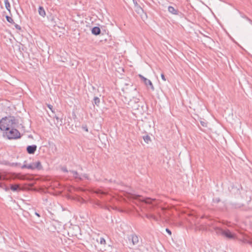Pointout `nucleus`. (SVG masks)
Masks as SVG:
<instances>
[{
  "mask_svg": "<svg viewBox=\"0 0 252 252\" xmlns=\"http://www.w3.org/2000/svg\"><path fill=\"white\" fill-rule=\"evenodd\" d=\"M19 120L14 116L5 117L0 121V129L1 130H8L9 127H17Z\"/></svg>",
  "mask_w": 252,
  "mask_h": 252,
  "instance_id": "nucleus-1",
  "label": "nucleus"
},
{
  "mask_svg": "<svg viewBox=\"0 0 252 252\" xmlns=\"http://www.w3.org/2000/svg\"><path fill=\"white\" fill-rule=\"evenodd\" d=\"M166 231L169 234V235H171V231L168 229V228H166Z\"/></svg>",
  "mask_w": 252,
  "mask_h": 252,
  "instance_id": "nucleus-36",
  "label": "nucleus"
},
{
  "mask_svg": "<svg viewBox=\"0 0 252 252\" xmlns=\"http://www.w3.org/2000/svg\"><path fill=\"white\" fill-rule=\"evenodd\" d=\"M27 151L30 154H32V145H29L27 148Z\"/></svg>",
  "mask_w": 252,
  "mask_h": 252,
  "instance_id": "nucleus-24",
  "label": "nucleus"
},
{
  "mask_svg": "<svg viewBox=\"0 0 252 252\" xmlns=\"http://www.w3.org/2000/svg\"><path fill=\"white\" fill-rule=\"evenodd\" d=\"M101 207L108 209V208H107V207L106 206H101Z\"/></svg>",
  "mask_w": 252,
  "mask_h": 252,
  "instance_id": "nucleus-39",
  "label": "nucleus"
},
{
  "mask_svg": "<svg viewBox=\"0 0 252 252\" xmlns=\"http://www.w3.org/2000/svg\"><path fill=\"white\" fill-rule=\"evenodd\" d=\"M135 10L138 14H140L143 12V10L142 8L140 6H139L137 3H136L135 4Z\"/></svg>",
  "mask_w": 252,
  "mask_h": 252,
  "instance_id": "nucleus-15",
  "label": "nucleus"
},
{
  "mask_svg": "<svg viewBox=\"0 0 252 252\" xmlns=\"http://www.w3.org/2000/svg\"><path fill=\"white\" fill-rule=\"evenodd\" d=\"M62 170L64 172H68V170L65 167H63L62 168Z\"/></svg>",
  "mask_w": 252,
  "mask_h": 252,
  "instance_id": "nucleus-34",
  "label": "nucleus"
},
{
  "mask_svg": "<svg viewBox=\"0 0 252 252\" xmlns=\"http://www.w3.org/2000/svg\"><path fill=\"white\" fill-rule=\"evenodd\" d=\"M5 131V135L9 139H15L20 137L21 134L16 127H9L8 130Z\"/></svg>",
  "mask_w": 252,
  "mask_h": 252,
  "instance_id": "nucleus-3",
  "label": "nucleus"
},
{
  "mask_svg": "<svg viewBox=\"0 0 252 252\" xmlns=\"http://www.w3.org/2000/svg\"><path fill=\"white\" fill-rule=\"evenodd\" d=\"M132 198L139 201V202L149 206L150 208H153L154 207L157 206L159 203L158 200L151 198L144 197L139 195L133 194Z\"/></svg>",
  "mask_w": 252,
  "mask_h": 252,
  "instance_id": "nucleus-2",
  "label": "nucleus"
},
{
  "mask_svg": "<svg viewBox=\"0 0 252 252\" xmlns=\"http://www.w3.org/2000/svg\"><path fill=\"white\" fill-rule=\"evenodd\" d=\"M50 146L52 149H54V150L56 151L57 148L54 144L52 143V144H50Z\"/></svg>",
  "mask_w": 252,
  "mask_h": 252,
  "instance_id": "nucleus-33",
  "label": "nucleus"
},
{
  "mask_svg": "<svg viewBox=\"0 0 252 252\" xmlns=\"http://www.w3.org/2000/svg\"><path fill=\"white\" fill-rule=\"evenodd\" d=\"M143 138L146 143H149L151 141V137L148 135L144 136Z\"/></svg>",
  "mask_w": 252,
  "mask_h": 252,
  "instance_id": "nucleus-20",
  "label": "nucleus"
},
{
  "mask_svg": "<svg viewBox=\"0 0 252 252\" xmlns=\"http://www.w3.org/2000/svg\"><path fill=\"white\" fill-rule=\"evenodd\" d=\"M14 24V26H15V27L16 28V29L21 30V27L19 25H17V24H15V23Z\"/></svg>",
  "mask_w": 252,
  "mask_h": 252,
  "instance_id": "nucleus-32",
  "label": "nucleus"
},
{
  "mask_svg": "<svg viewBox=\"0 0 252 252\" xmlns=\"http://www.w3.org/2000/svg\"><path fill=\"white\" fill-rule=\"evenodd\" d=\"M101 30L98 27H94L92 29V33L95 35H97L100 33Z\"/></svg>",
  "mask_w": 252,
  "mask_h": 252,
  "instance_id": "nucleus-9",
  "label": "nucleus"
},
{
  "mask_svg": "<svg viewBox=\"0 0 252 252\" xmlns=\"http://www.w3.org/2000/svg\"><path fill=\"white\" fill-rule=\"evenodd\" d=\"M47 106H48V107L51 110L52 113H54L55 112H54V110H53V106L50 104H48Z\"/></svg>",
  "mask_w": 252,
  "mask_h": 252,
  "instance_id": "nucleus-27",
  "label": "nucleus"
},
{
  "mask_svg": "<svg viewBox=\"0 0 252 252\" xmlns=\"http://www.w3.org/2000/svg\"><path fill=\"white\" fill-rule=\"evenodd\" d=\"M215 231L217 234L222 235L227 238L233 239L234 238V235L229 230H224L221 228L216 227Z\"/></svg>",
  "mask_w": 252,
  "mask_h": 252,
  "instance_id": "nucleus-4",
  "label": "nucleus"
},
{
  "mask_svg": "<svg viewBox=\"0 0 252 252\" xmlns=\"http://www.w3.org/2000/svg\"><path fill=\"white\" fill-rule=\"evenodd\" d=\"M36 220H32V222H34L35 224H36L37 225V223L35 222V221H37L36 220H37V218H36ZM35 225V226L36 225ZM35 226V225H34Z\"/></svg>",
  "mask_w": 252,
  "mask_h": 252,
  "instance_id": "nucleus-37",
  "label": "nucleus"
},
{
  "mask_svg": "<svg viewBox=\"0 0 252 252\" xmlns=\"http://www.w3.org/2000/svg\"><path fill=\"white\" fill-rule=\"evenodd\" d=\"M100 243L102 245H104L106 243L105 240L103 238H100Z\"/></svg>",
  "mask_w": 252,
  "mask_h": 252,
  "instance_id": "nucleus-25",
  "label": "nucleus"
},
{
  "mask_svg": "<svg viewBox=\"0 0 252 252\" xmlns=\"http://www.w3.org/2000/svg\"><path fill=\"white\" fill-rule=\"evenodd\" d=\"M69 172L73 174V176L75 179H78L79 180H82V178L81 177V176L77 171H73V170H70Z\"/></svg>",
  "mask_w": 252,
  "mask_h": 252,
  "instance_id": "nucleus-10",
  "label": "nucleus"
},
{
  "mask_svg": "<svg viewBox=\"0 0 252 252\" xmlns=\"http://www.w3.org/2000/svg\"><path fill=\"white\" fill-rule=\"evenodd\" d=\"M21 167H22V168H27L28 169H32V163L27 164L26 161H25L24 164L22 166H21Z\"/></svg>",
  "mask_w": 252,
  "mask_h": 252,
  "instance_id": "nucleus-18",
  "label": "nucleus"
},
{
  "mask_svg": "<svg viewBox=\"0 0 252 252\" xmlns=\"http://www.w3.org/2000/svg\"><path fill=\"white\" fill-rule=\"evenodd\" d=\"M200 124L204 127H206L207 126V123L206 122H205L200 121Z\"/></svg>",
  "mask_w": 252,
  "mask_h": 252,
  "instance_id": "nucleus-31",
  "label": "nucleus"
},
{
  "mask_svg": "<svg viewBox=\"0 0 252 252\" xmlns=\"http://www.w3.org/2000/svg\"><path fill=\"white\" fill-rule=\"evenodd\" d=\"M4 3L6 9L10 12V4L8 0H4Z\"/></svg>",
  "mask_w": 252,
  "mask_h": 252,
  "instance_id": "nucleus-19",
  "label": "nucleus"
},
{
  "mask_svg": "<svg viewBox=\"0 0 252 252\" xmlns=\"http://www.w3.org/2000/svg\"><path fill=\"white\" fill-rule=\"evenodd\" d=\"M217 201L218 202H219L220 200L217 199Z\"/></svg>",
  "mask_w": 252,
  "mask_h": 252,
  "instance_id": "nucleus-44",
  "label": "nucleus"
},
{
  "mask_svg": "<svg viewBox=\"0 0 252 252\" xmlns=\"http://www.w3.org/2000/svg\"><path fill=\"white\" fill-rule=\"evenodd\" d=\"M15 165L16 166H21V163H15Z\"/></svg>",
  "mask_w": 252,
  "mask_h": 252,
  "instance_id": "nucleus-40",
  "label": "nucleus"
},
{
  "mask_svg": "<svg viewBox=\"0 0 252 252\" xmlns=\"http://www.w3.org/2000/svg\"><path fill=\"white\" fill-rule=\"evenodd\" d=\"M161 79L163 80V81H166V79H165V76L163 74H161Z\"/></svg>",
  "mask_w": 252,
  "mask_h": 252,
  "instance_id": "nucleus-35",
  "label": "nucleus"
},
{
  "mask_svg": "<svg viewBox=\"0 0 252 252\" xmlns=\"http://www.w3.org/2000/svg\"><path fill=\"white\" fill-rule=\"evenodd\" d=\"M100 103V99L97 96H95L94 98L93 104L94 105H96L97 106H99Z\"/></svg>",
  "mask_w": 252,
  "mask_h": 252,
  "instance_id": "nucleus-17",
  "label": "nucleus"
},
{
  "mask_svg": "<svg viewBox=\"0 0 252 252\" xmlns=\"http://www.w3.org/2000/svg\"><path fill=\"white\" fill-rule=\"evenodd\" d=\"M9 178L10 176L8 174L0 173V180H7Z\"/></svg>",
  "mask_w": 252,
  "mask_h": 252,
  "instance_id": "nucleus-13",
  "label": "nucleus"
},
{
  "mask_svg": "<svg viewBox=\"0 0 252 252\" xmlns=\"http://www.w3.org/2000/svg\"><path fill=\"white\" fill-rule=\"evenodd\" d=\"M243 242L248 243L252 245V238L250 237L247 236L243 240Z\"/></svg>",
  "mask_w": 252,
  "mask_h": 252,
  "instance_id": "nucleus-14",
  "label": "nucleus"
},
{
  "mask_svg": "<svg viewBox=\"0 0 252 252\" xmlns=\"http://www.w3.org/2000/svg\"><path fill=\"white\" fill-rule=\"evenodd\" d=\"M82 128L83 130H84L85 131L88 132V127H87V126L86 125H83L82 126Z\"/></svg>",
  "mask_w": 252,
  "mask_h": 252,
  "instance_id": "nucleus-28",
  "label": "nucleus"
},
{
  "mask_svg": "<svg viewBox=\"0 0 252 252\" xmlns=\"http://www.w3.org/2000/svg\"><path fill=\"white\" fill-rule=\"evenodd\" d=\"M38 13L42 17H44L46 15L45 11L42 6H39L38 8Z\"/></svg>",
  "mask_w": 252,
  "mask_h": 252,
  "instance_id": "nucleus-16",
  "label": "nucleus"
},
{
  "mask_svg": "<svg viewBox=\"0 0 252 252\" xmlns=\"http://www.w3.org/2000/svg\"><path fill=\"white\" fill-rule=\"evenodd\" d=\"M217 201L218 202H219L220 200L217 199Z\"/></svg>",
  "mask_w": 252,
  "mask_h": 252,
  "instance_id": "nucleus-43",
  "label": "nucleus"
},
{
  "mask_svg": "<svg viewBox=\"0 0 252 252\" xmlns=\"http://www.w3.org/2000/svg\"><path fill=\"white\" fill-rule=\"evenodd\" d=\"M36 146L35 145H32V154H34V152L36 150Z\"/></svg>",
  "mask_w": 252,
  "mask_h": 252,
  "instance_id": "nucleus-30",
  "label": "nucleus"
},
{
  "mask_svg": "<svg viewBox=\"0 0 252 252\" xmlns=\"http://www.w3.org/2000/svg\"><path fill=\"white\" fill-rule=\"evenodd\" d=\"M131 240L133 245H136L139 242V239L136 234H133L131 235Z\"/></svg>",
  "mask_w": 252,
  "mask_h": 252,
  "instance_id": "nucleus-12",
  "label": "nucleus"
},
{
  "mask_svg": "<svg viewBox=\"0 0 252 252\" xmlns=\"http://www.w3.org/2000/svg\"><path fill=\"white\" fill-rule=\"evenodd\" d=\"M96 194H97L98 195L101 196V195H106L107 194V193L104 191H102L101 190H97L96 191Z\"/></svg>",
  "mask_w": 252,
  "mask_h": 252,
  "instance_id": "nucleus-22",
  "label": "nucleus"
},
{
  "mask_svg": "<svg viewBox=\"0 0 252 252\" xmlns=\"http://www.w3.org/2000/svg\"><path fill=\"white\" fill-rule=\"evenodd\" d=\"M4 186V185L2 183H0V188H3V186Z\"/></svg>",
  "mask_w": 252,
  "mask_h": 252,
  "instance_id": "nucleus-41",
  "label": "nucleus"
},
{
  "mask_svg": "<svg viewBox=\"0 0 252 252\" xmlns=\"http://www.w3.org/2000/svg\"><path fill=\"white\" fill-rule=\"evenodd\" d=\"M6 19L9 23H10L11 24H15L13 19L11 17H10L9 16H6Z\"/></svg>",
  "mask_w": 252,
  "mask_h": 252,
  "instance_id": "nucleus-23",
  "label": "nucleus"
},
{
  "mask_svg": "<svg viewBox=\"0 0 252 252\" xmlns=\"http://www.w3.org/2000/svg\"><path fill=\"white\" fill-rule=\"evenodd\" d=\"M150 218H153L154 220H156V217L155 216H153V215H151Z\"/></svg>",
  "mask_w": 252,
  "mask_h": 252,
  "instance_id": "nucleus-38",
  "label": "nucleus"
},
{
  "mask_svg": "<svg viewBox=\"0 0 252 252\" xmlns=\"http://www.w3.org/2000/svg\"><path fill=\"white\" fill-rule=\"evenodd\" d=\"M42 169V166L41 164V162L39 161H37L35 162H32V170L37 169L38 170H39Z\"/></svg>",
  "mask_w": 252,
  "mask_h": 252,
  "instance_id": "nucleus-7",
  "label": "nucleus"
},
{
  "mask_svg": "<svg viewBox=\"0 0 252 252\" xmlns=\"http://www.w3.org/2000/svg\"><path fill=\"white\" fill-rule=\"evenodd\" d=\"M2 189H4L6 191H7L9 190V188L8 187H7L6 186H5V185H4V186H3V188H2Z\"/></svg>",
  "mask_w": 252,
  "mask_h": 252,
  "instance_id": "nucleus-29",
  "label": "nucleus"
},
{
  "mask_svg": "<svg viewBox=\"0 0 252 252\" xmlns=\"http://www.w3.org/2000/svg\"><path fill=\"white\" fill-rule=\"evenodd\" d=\"M54 117L55 118H56V119L57 120V123H60V125H62L63 122V119L62 118H60L59 117H58L56 115H55V116Z\"/></svg>",
  "mask_w": 252,
  "mask_h": 252,
  "instance_id": "nucleus-21",
  "label": "nucleus"
},
{
  "mask_svg": "<svg viewBox=\"0 0 252 252\" xmlns=\"http://www.w3.org/2000/svg\"><path fill=\"white\" fill-rule=\"evenodd\" d=\"M139 76L141 78V80L145 83L146 86L148 88H151V89L152 91H154L155 90L154 87L152 82L150 80L147 79L146 78L144 77V76L140 74L139 75Z\"/></svg>",
  "mask_w": 252,
  "mask_h": 252,
  "instance_id": "nucleus-6",
  "label": "nucleus"
},
{
  "mask_svg": "<svg viewBox=\"0 0 252 252\" xmlns=\"http://www.w3.org/2000/svg\"><path fill=\"white\" fill-rule=\"evenodd\" d=\"M10 189L13 191H18L21 190V188L19 185L18 184H11L10 185Z\"/></svg>",
  "mask_w": 252,
  "mask_h": 252,
  "instance_id": "nucleus-8",
  "label": "nucleus"
},
{
  "mask_svg": "<svg viewBox=\"0 0 252 252\" xmlns=\"http://www.w3.org/2000/svg\"><path fill=\"white\" fill-rule=\"evenodd\" d=\"M80 175L81 176V177L82 178V179L83 178H85V179H88V176L87 174H80Z\"/></svg>",
  "mask_w": 252,
  "mask_h": 252,
  "instance_id": "nucleus-26",
  "label": "nucleus"
},
{
  "mask_svg": "<svg viewBox=\"0 0 252 252\" xmlns=\"http://www.w3.org/2000/svg\"><path fill=\"white\" fill-rule=\"evenodd\" d=\"M168 11L173 14L178 15L179 11L177 9H175L173 6H169L168 7Z\"/></svg>",
  "mask_w": 252,
  "mask_h": 252,
  "instance_id": "nucleus-11",
  "label": "nucleus"
},
{
  "mask_svg": "<svg viewBox=\"0 0 252 252\" xmlns=\"http://www.w3.org/2000/svg\"><path fill=\"white\" fill-rule=\"evenodd\" d=\"M36 218H37V221H35L37 223V225H35V227L39 230H41L43 228V222L41 217V213L39 212L35 211L34 215H32V220H36Z\"/></svg>",
  "mask_w": 252,
  "mask_h": 252,
  "instance_id": "nucleus-5",
  "label": "nucleus"
},
{
  "mask_svg": "<svg viewBox=\"0 0 252 252\" xmlns=\"http://www.w3.org/2000/svg\"><path fill=\"white\" fill-rule=\"evenodd\" d=\"M248 19L249 20V21H250L251 22V23H252V21L250 19H248Z\"/></svg>",
  "mask_w": 252,
  "mask_h": 252,
  "instance_id": "nucleus-42",
  "label": "nucleus"
}]
</instances>
